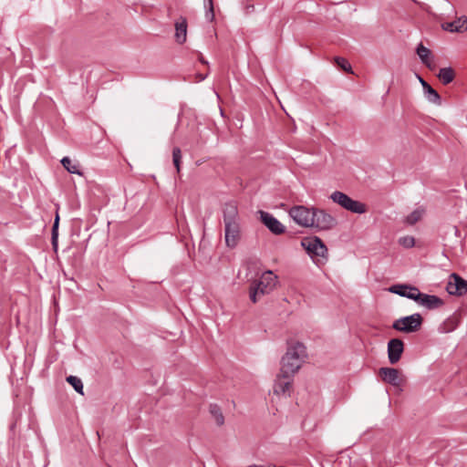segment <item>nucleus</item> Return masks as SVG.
Listing matches in <instances>:
<instances>
[{
  "label": "nucleus",
  "mask_w": 467,
  "mask_h": 467,
  "mask_svg": "<svg viewBox=\"0 0 467 467\" xmlns=\"http://www.w3.org/2000/svg\"><path fill=\"white\" fill-rule=\"evenodd\" d=\"M175 40L179 44H183L186 41L187 37V20L185 17H180L178 21L175 22Z\"/></svg>",
  "instance_id": "18"
},
{
  "label": "nucleus",
  "mask_w": 467,
  "mask_h": 467,
  "mask_svg": "<svg viewBox=\"0 0 467 467\" xmlns=\"http://www.w3.org/2000/svg\"><path fill=\"white\" fill-rule=\"evenodd\" d=\"M392 294L399 295L400 296L406 297L416 301L420 296V290L418 287L406 284L393 285L389 288Z\"/></svg>",
  "instance_id": "10"
},
{
  "label": "nucleus",
  "mask_w": 467,
  "mask_h": 467,
  "mask_svg": "<svg viewBox=\"0 0 467 467\" xmlns=\"http://www.w3.org/2000/svg\"><path fill=\"white\" fill-rule=\"evenodd\" d=\"M172 161L173 164L177 170L178 172H180V164L182 161V151L180 148L176 147L172 150Z\"/></svg>",
  "instance_id": "28"
},
{
  "label": "nucleus",
  "mask_w": 467,
  "mask_h": 467,
  "mask_svg": "<svg viewBox=\"0 0 467 467\" xmlns=\"http://www.w3.org/2000/svg\"><path fill=\"white\" fill-rule=\"evenodd\" d=\"M446 289L450 295L462 296L467 293V281L457 274H451Z\"/></svg>",
  "instance_id": "11"
},
{
  "label": "nucleus",
  "mask_w": 467,
  "mask_h": 467,
  "mask_svg": "<svg viewBox=\"0 0 467 467\" xmlns=\"http://www.w3.org/2000/svg\"><path fill=\"white\" fill-rule=\"evenodd\" d=\"M306 347L299 342L288 345L285 354L281 359L282 375L294 376L301 368L306 358Z\"/></svg>",
  "instance_id": "1"
},
{
  "label": "nucleus",
  "mask_w": 467,
  "mask_h": 467,
  "mask_svg": "<svg viewBox=\"0 0 467 467\" xmlns=\"http://www.w3.org/2000/svg\"><path fill=\"white\" fill-rule=\"evenodd\" d=\"M442 27L450 32H465L467 31V16H462L452 22L445 23L442 25Z\"/></svg>",
  "instance_id": "17"
},
{
  "label": "nucleus",
  "mask_w": 467,
  "mask_h": 467,
  "mask_svg": "<svg viewBox=\"0 0 467 467\" xmlns=\"http://www.w3.org/2000/svg\"><path fill=\"white\" fill-rule=\"evenodd\" d=\"M421 324V316L419 313H415L395 320L392 324V327L400 332L412 333L418 331Z\"/></svg>",
  "instance_id": "6"
},
{
  "label": "nucleus",
  "mask_w": 467,
  "mask_h": 467,
  "mask_svg": "<svg viewBox=\"0 0 467 467\" xmlns=\"http://www.w3.org/2000/svg\"><path fill=\"white\" fill-rule=\"evenodd\" d=\"M204 8H205V18L212 22L214 19V10H213V0H204Z\"/></svg>",
  "instance_id": "26"
},
{
  "label": "nucleus",
  "mask_w": 467,
  "mask_h": 467,
  "mask_svg": "<svg viewBox=\"0 0 467 467\" xmlns=\"http://www.w3.org/2000/svg\"><path fill=\"white\" fill-rule=\"evenodd\" d=\"M425 210L423 208H417L411 212L405 219V223L413 225L418 223L423 216Z\"/></svg>",
  "instance_id": "22"
},
{
  "label": "nucleus",
  "mask_w": 467,
  "mask_h": 467,
  "mask_svg": "<svg viewBox=\"0 0 467 467\" xmlns=\"http://www.w3.org/2000/svg\"><path fill=\"white\" fill-rule=\"evenodd\" d=\"M404 350V344L400 338L390 339L388 343V358L389 363L394 365L398 363Z\"/></svg>",
  "instance_id": "13"
},
{
  "label": "nucleus",
  "mask_w": 467,
  "mask_h": 467,
  "mask_svg": "<svg viewBox=\"0 0 467 467\" xmlns=\"http://www.w3.org/2000/svg\"><path fill=\"white\" fill-rule=\"evenodd\" d=\"M379 375L382 381L393 387H400L405 381L404 377L400 374L399 369L395 368H380L379 369Z\"/></svg>",
  "instance_id": "9"
},
{
  "label": "nucleus",
  "mask_w": 467,
  "mask_h": 467,
  "mask_svg": "<svg viewBox=\"0 0 467 467\" xmlns=\"http://www.w3.org/2000/svg\"><path fill=\"white\" fill-rule=\"evenodd\" d=\"M314 208H307L303 205H296L289 210V216L296 223L302 227L313 226Z\"/></svg>",
  "instance_id": "7"
},
{
  "label": "nucleus",
  "mask_w": 467,
  "mask_h": 467,
  "mask_svg": "<svg viewBox=\"0 0 467 467\" xmlns=\"http://www.w3.org/2000/svg\"><path fill=\"white\" fill-rule=\"evenodd\" d=\"M419 305L428 308V309H436L441 307L443 305L442 299L434 295H427L420 292V296L415 301Z\"/></svg>",
  "instance_id": "15"
},
{
  "label": "nucleus",
  "mask_w": 467,
  "mask_h": 467,
  "mask_svg": "<svg viewBox=\"0 0 467 467\" xmlns=\"http://www.w3.org/2000/svg\"><path fill=\"white\" fill-rule=\"evenodd\" d=\"M335 63L337 64V67L342 68L344 71H346V72H352L351 71V65L349 64V62L346 58L340 57H335Z\"/></svg>",
  "instance_id": "27"
},
{
  "label": "nucleus",
  "mask_w": 467,
  "mask_h": 467,
  "mask_svg": "<svg viewBox=\"0 0 467 467\" xmlns=\"http://www.w3.org/2000/svg\"><path fill=\"white\" fill-rule=\"evenodd\" d=\"M399 244L405 248H411L415 245V239L412 236H403L400 238Z\"/></svg>",
  "instance_id": "29"
},
{
  "label": "nucleus",
  "mask_w": 467,
  "mask_h": 467,
  "mask_svg": "<svg viewBox=\"0 0 467 467\" xmlns=\"http://www.w3.org/2000/svg\"><path fill=\"white\" fill-rule=\"evenodd\" d=\"M209 411L218 426H222L224 424V417L222 412V410L218 405L211 404L209 407Z\"/></svg>",
  "instance_id": "21"
},
{
  "label": "nucleus",
  "mask_w": 467,
  "mask_h": 467,
  "mask_svg": "<svg viewBox=\"0 0 467 467\" xmlns=\"http://www.w3.org/2000/svg\"><path fill=\"white\" fill-rule=\"evenodd\" d=\"M278 284V277L271 270L265 271L258 280H254L249 289V297L253 303L272 293Z\"/></svg>",
  "instance_id": "3"
},
{
  "label": "nucleus",
  "mask_w": 467,
  "mask_h": 467,
  "mask_svg": "<svg viewBox=\"0 0 467 467\" xmlns=\"http://www.w3.org/2000/svg\"><path fill=\"white\" fill-rule=\"evenodd\" d=\"M454 77V70L451 67L441 68L438 74V78L443 85H448L452 82Z\"/></svg>",
  "instance_id": "20"
},
{
  "label": "nucleus",
  "mask_w": 467,
  "mask_h": 467,
  "mask_svg": "<svg viewBox=\"0 0 467 467\" xmlns=\"http://www.w3.org/2000/svg\"><path fill=\"white\" fill-rule=\"evenodd\" d=\"M313 226L317 230H330L337 224V220L324 210L314 208Z\"/></svg>",
  "instance_id": "8"
},
{
  "label": "nucleus",
  "mask_w": 467,
  "mask_h": 467,
  "mask_svg": "<svg viewBox=\"0 0 467 467\" xmlns=\"http://www.w3.org/2000/svg\"><path fill=\"white\" fill-rule=\"evenodd\" d=\"M223 223L225 244L234 248L240 240V223L238 209L234 203H226L223 207Z\"/></svg>",
  "instance_id": "2"
},
{
  "label": "nucleus",
  "mask_w": 467,
  "mask_h": 467,
  "mask_svg": "<svg viewBox=\"0 0 467 467\" xmlns=\"http://www.w3.org/2000/svg\"><path fill=\"white\" fill-rule=\"evenodd\" d=\"M294 376L285 377L282 375V369H280L279 374L276 377L275 381L273 391L276 395H288L290 394V389L292 387Z\"/></svg>",
  "instance_id": "14"
},
{
  "label": "nucleus",
  "mask_w": 467,
  "mask_h": 467,
  "mask_svg": "<svg viewBox=\"0 0 467 467\" xmlns=\"http://www.w3.org/2000/svg\"><path fill=\"white\" fill-rule=\"evenodd\" d=\"M199 78H200V80H203L206 78V76L199 75Z\"/></svg>",
  "instance_id": "31"
},
{
  "label": "nucleus",
  "mask_w": 467,
  "mask_h": 467,
  "mask_svg": "<svg viewBox=\"0 0 467 467\" xmlns=\"http://www.w3.org/2000/svg\"><path fill=\"white\" fill-rule=\"evenodd\" d=\"M61 164L68 172L73 174H81L78 170V165L77 163H73L69 157H64L61 160Z\"/></svg>",
  "instance_id": "23"
},
{
  "label": "nucleus",
  "mask_w": 467,
  "mask_h": 467,
  "mask_svg": "<svg viewBox=\"0 0 467 467\" xmlns=\"http://www.w3.org/2000/svg\"><path fill=\"white\" fill-rule=\"evenodd\" d=\"M301 245L307 254L317 261H325L327 258V248L323 241L317 236L306 237L301 241Z\"/></svg>",
  "instance_id": "4"
},
{
  "label": "nucleus",
  "mask_w": 467,
  "mask_h": 467,
  "mask_svg": "<svg viewBox=\"0 0 467 467\" xmlns=\"http://www.w3.org/2000/svg\"><path fill=\"white\" fill-rule=\"evenodd\" d=\"M67 381L73 387V389L79 394L83 395V383L82 380L76 376H68Z\"/></svg>",
  "instance_id": "25"
},
{
  "label": "nucleus",
  "mask_w": 467,
  "mask_h": 467,
  "mask_svg": "<svg viewBox=\"0 0 467 467\" xmlns=\"http://www.w3.org/2000/svg\"><path fill=\"white\" fill-rule=\"evenodd\" d=\"M416 53L419 56L422 64H424L428 68L433 69L435 67L434 57L431 54V51L423 46L422 43H420L417 46Z\"/></svg>",
  "instance_id": "16"
},
{
  "label": "nucleus",
  "mask_w": 467,
  "mask_h": 467,
  "mask_svg": "<svg viewBox=\"0 0 467 467\" xmlns=\"http://www.w3.org/2000/svg\"><path fill=\"white\" fill-rule=\"evenodd\" d=\"M200 61L202 63V64H208V62L206 60H204V58L202 57H200Z\"/></svg>",
  "instance_id": "30"
},
{
  "label": "nucleus",
  "mask_w": 467,
  "mask_h": 467,
  "mask_svg": "<svg viewBox=\"0 0 467 467\" xmlns=\"http://www.w3.org/2000/svg\"><path fill=\"white\" fill-rule=\"evenodd\" d=\"M58 224H59V215H58V213H57L55 220H54L53 227H52V236H51L52 245L55 250L57 249Z\"/></svg>",
  "instance_id": "24"
},
{
  "label": "nucleus",
  "mask_w": 467,
  "mask_h": 467,
  "mask_svg": "<svg viewBox=\"0 0 467 467\" xmlns=\"http://www.w3.org/2000/svg\"><path fill=\"white\" fill-rule=\"evenodd\" d=\"M419 80L423 88L427 99L434 104L441 105V96L439 93L432 88L421 77H419Z\"/></svg>",
  "instance_id": "19"
},
{
  "label": "nucleus",
  "mask_w": 467,
  "mask_h": 467,
  "mask_svg": "<svg viewBox=\"0 0 467 467\" xmlns=\"http://www.w3.org/2000/svg\"><path fill=\"white\" fill-rule=\"evenodd\" d=\"M262 223L268 228L270 232L275 234H284L285 227L271 213L264 211H259Z\"/></svg>",
  "instance_id": "12"
},
{
  "label": "nucleus",
  "mask_w": 467,
  "mask_h": 467,
  "mask_svg": "<svg viewBox=\"0 0 467 467\" xmlns=\"http://www.w3.org/2000/svg\"><path fill=\"white\" fill-rule=\"evenodd\" d=\"M330 199L342 208L354 213H366V205L358 201H355L346 193L335 191L331 193Z\"/></svg>",
  "instance_id": "5"
}]
</instances>
